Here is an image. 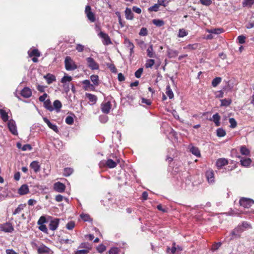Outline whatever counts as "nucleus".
<instances>
[{"instance_id":"1","label":"nucleus","mask_w":254,"mask_h":254,"mask_svg":"<svg viewBox=\"0 0 254 254\" xmlns=\"http://www.w3.org/2000/svg\"><path fill=\"white\" fill-rule=\"evenodd\" d=\"M240 205L246 208H250V212L254 213V201L247 198H242L240 200Z\"/></svg>"},{"instance_id":"2","label":"nucleus","mask_w":254,"mask_h":254,"mask_svg":"<svg viewBox=\"0 0 254 254\" xmlns=\"http://www.w3.org/2000/svg\"><path fill=\"white\" fill-rule=\"evenodd\" d=\"M65 68L68 71L73 70L77 68V66L72 59L68 56L65 58L64 60Z\"/></svg>"},{"instance_id":"3","label":"nucleus","mask_w":254,"mask_h":254,"mask_svg":"<svg viewBox=\"0 0 254 254\" xmlns=\"http://www.w3.org/2000/svg\"><path fill=\"white\" fill-rule=\"evenodd\" d=\"M244 229L239 225L236 228H235L231 233V239H234L235 238H239L241 236V234L244 232Z\"/></svg>"},{"instance_id":"4","label":"nucleus","mask_w":254,"mask_h":254,"mask_svg":"<svg viewBox=\"0 0 254 254\" xmlns=\"http://www.w3.org/2000/svg\"><path fill=\"white\" fill-rule=\"evenodd\" d=\"M14 229L12 225L9 223H5L0 224V231L7 233H11Z\"/></svg>"},{"instance_id":"5","label":"nucleus","mask_w":254,"mask_h":254,"mask_svg":"<svg viewBox=\"0 0 254 254\" xmlns=\"http://www.w3.org/2000/svg\"><path fill=\"white\" fill-rule=\"evenodd\" d=\"M38 253L39 254H53V253L50 248L42 244L38 247Z\"/></svg>"},{"instance_id":"6","label":"nucleus","mask_w":254,"mask_h":254,"mask_svg":"<svg viewBox=\"0 0 254 254\" xmlns=\"http://www.w3.org/2000/svg\"><path fill=\"white\" fill-rule=\"evenodd\" d=\"M88 67L92 70H96L99 68V64L91 57L86 59Z\"/></svg>"},{"instance_id":"7","label":"nucleus","mask_w":254,"mask_h":254,"mask_svg":"<svg viewBox=\"0 0 254 254\" xmlns=\"http://www.w3.org/2000/svg\"><path fill=\"white\" fill-rule=\"evenodd\" d=\"M8 127L9 131L14 135L17 134V127L16 123L13 120H10L8 121L7 124Z\"/></svg>"},{"instance_id":"8","label":"nucleus","mask_w":254,"mask_h":254,"mask_svg":"<svg viewBox=\"0 0 254 254\" xmlns=\"http://www.w3.org/2000/svg\"><path fill=\"white\" fill-rule=\"evenodd\" d=\"M112 108V105L110 101L103 102L101 105V109L102 112L104 114L109 113Z\"/></svg>"},{"instance_id":"9","label":"nucleus","mask_w":254,"mask_h":254,"mask_svg":"<svg viewBox=\"0 0 254 254\" xmlns=\"http://www.w3.org/2000/svg\"><path fill=\"white\" fill-rule=\"evenodd\" d=\"M85 12L88 19L91 22H94L95 21V14L91 11V7L89 5H87L85 7Z\"/></svg>"},{"instance_id":"10","label":"nucleus","mask_w":254,"mask_h":254,"mask_svg":"<svg viewBox=\"0 0 254 254\" xmlns=\"http://www.w3.org/2000/svg\"><path fill=\"white\" fill-rule=\"evenodd\" d=\"M65 188V185L60 182L56 183L54 185V190L59 192H63L64 191Z\"/></svg>"},{"instance_id":"11","label":"nucleus","mask_w":254,"mask_h":254,"mask_svg":"<svg viewBox=\"0 0 254 254\" xmlns=\"http://www.w3.org/2000/svg\"><path fill=\"white\" fill-rule=\"evenodd\" d=\"M60 219L58 218H55L52 220L49 224V228L52 231L56 230L59 225Z\"/></svg>"},{"instance_id":"12","label":"nucleus","mask_w":254,"mask_h":254,"mask_svg":"<svg viewBox=\"0 0 254 254\" xmlns=\"http://www.w3.org/2000/svg\"><path fill=\"white\" fill-rule=\"evenodd\" d=\"M82 83L84 84V89L85 90L88 91H94L95 90V87L93 84H91L90 81L89 80L86 79L82 81Z\"/></svg>"},{"instance_id":"13","label":"nucleus","mask_w":254,"mask_h":254,"mask_svg":"<svg viewBox=\"0 0 254 254\" xmlns=\"http://www.w3.org/2000/svg\"><path fill=\"white\" fill-rule=\"evenodd\" d=\"M206 177L209 183L212 184L214 182V174L212 170L206 171Z\"/></svg>"},{"instance_id":"14","label":"nucleus","mask_w":254,"mask_h":254,"mask_svg":"<svg viewBox=\"0 0 254 254\" xmlns=\"http://www.w3.org/2000/svg\"><path fill=\"white\" fill-rule=\"evenodd\" d=\"M21 95L25 98H29L32 95V91L28 87H24L21 91Z\"/></svg>"},{"instance_id":"15","label":"nucleus","mask_w":254,"mask_h":254,"mask_svg":"<svg viewBox=\"0 0 254 254\" xmlns=\"http://www.w3.org/2000/svg\"><path fill=\"white\" fill-rule=\"evenodd\" d=\"M98 36L104 39L103 43L104 44L109 45L111 43L110 39L106 33L101 31L99 33Z\"/></svg>"},{"instance_id":"16","label":"nucleus","mask_w":254,"mask_h":254,"mask_svg":"<svg viewBox=\"0 0 254 254\" xmlns=\"http://www.w3.org/2000/svg\"><path fill=\"white\" fill-rule=\"evenodd\" d=\"M119 163V160L117 159L113 161L111 159H109L106 161L105 165L109 168H114L116 167L118 163Z\"/></svg>"},{"instance_id":"17","label":"nucleus","mask_w":254,"mask_h":254,"mask_svg":"<svg viewBox=\"0 0 254 254\" xmlns=\"http://www.w3.org/2000/svg\"><path fill=\"white\" fill-rule=\"evenodd\" d=\"M43 120L51 129H53L57 133L59 132V129L56 125L52 124L50 121L46 117L43 118Z\"/></svg>"},{"instance_id":"18","label":"nucleus","mask_w":254,"mask_h":254,"mask_svg":"<svg viewBox=\"0 0 254 254\" xmlns=\"http://www.w3.org/2000/svg\"><path fill=\"white\" fill-rule=\"evenodd\" d=\"M189 148L190 152H191L192 154L197 157H199L200 156V152L197 147L193 146L192 144H190L189 146Z\"/></svg>"},{"instance_id":"19","label":"nucleus","mask_w":254,"mask_h":254,"mask_svg":"<svg viewBox=\"0 0 254 254\" xmlns=\"http://www.w3.org/2000/svg\"><path fill=\"white\" fill-rule=\"evenodd\" d=\"M228 163V160L225 158H220L216 161V166L218 168H221L222 167L227 165Z\"/></svg>"},{"instance_id":"20","label":"nucleus","mask_w":254,"mask_h":254,"mask_svg":"<svg viewBox=\"0 0 254 254\" xmlns=\"http://www.w3.org/2000/svg\"><path fill=\"white\" fill-rule=\"evenodd\" d=\"M18 193L20 195H24L29 192V188L27 185H23L18 189Z\"/></svg>"},{"instance_id":"21","label":"nucleus","mask_w":254,"mask_h":254,"mask_svg":"<svg viewBox=\"0 0 254 254\" xmlns=\"http://www.w3.org/2000/svg\"><path fill=\"white\" fill-rule=\"evenodd\" d=\"M30 167L34 170V172L37 173L39 171L40 166L39 164V163L37 161H32L30 165Z\"/></svg>"},{"instance_id":"22","label":"nucleus","mask_w":254,"mask_h":254,"mask_svg":"<svg viewBox=\"0 0 254 254\" xmlns=\"http://www.w3.org/2000/svg\"><path fill=\"white\" fill-rule=\"evenodd\" d=\"M125 16L127 20H132L133 19V13L130 8H127L125 11Z\"/></svg>"},{"instance_id":"23","label":"nucleus","mask_w":254,"mask_h":254,"mask_svg":"<svg viewBox=\"0 0 254 254\" xmlns=\"http://www.w3.org/2000/svg\"><path fill=\"white\" fill-rule=\"evenodd\" d=\"M44 78L47 80L48 84L52 83L53 81L56 80V77L50 73H48L44 76Z\"/></svg>"},{"instance_id":"24","label":"nucleus","mask_w":254,"mask_h":254,"mask_svg":"<svg viewBox=\"0 0 254 254\" xmlns=\"http://www.w3.org/2000/svg\"><path fill=\"white\" fill-rule=\"evenodd\" d=\"M224 31L223 28H214L211 29H206V32L210 34H219Z\"/></svg>"},{"instance_id":"25","label":"nucleus","mask_w":254,"mask_h":254,"mask_svg":"<svg viewBox=\"0 0 254 254\" xmlns=\"http://www.w3.org/2000/svg\"><path fill=\"white\" fill-rule=\"evenodd\" d=\"M86 97L89 99L90 102H92L93 104H94L96 103L97 100V97L96 96L90 94V93H86Z\"/></svg>"},{"instance_id":"26","label":"nucleus","mask_w":254,"mask_h":254,"mask_svg":"<svg viewBox=\"0 0 254 254\" xmlns=\"http://www.w3.org/2000/svg\"><path fill=\"white\" fill-rule=\"evenodd\" d=\"M28 54H29V57H32L33 56L39 57L40 56V53L37 49H32L31 50H29L28 51Z\"/></svg>"},{"instance_id":"27","label":"nucleus","mask_w":254,"mask_h":254,"mask_svg":"<svg viewBox=\"0 0 254 254\" xmlns=\"http://www.w3.org/2000/svg\"><path fill=\"white\" fill-rule=\"evenodd\" d=\"M147 55L149 58H154L156 57V55L153 52L152 45H150L149 48L147 49Z\"/></svg>"},{"instance_id":"28","label":"nucleus","mask_w":254,"mask_h":254,"mask_svg":"<svg viewBox=\"0 0 254 254\" xmlns=\"http://www.w3.org/2000/svg\"><path fill=\"white\" fill-rule=\"evenodd\" d=\"M167 54L169 58H175L178 56V52L176 50L168 49Z\"/></svg>"},{"instance_id":"29","label":"nucleus","mask_w":254,"mask_h":254,"mask_svg":"<svg viewBox=\"0 0 254 254\" xmlns=\"http://www.w3.org/2000/svg\"><path fill=\"white\" fill-rule=\"evenodd\" d=\"M53 106L54 107V109H55L57 112H59L62 108V103L59 100H55L53 103Z\"/></svg>"},{"instance_id":"30","label":"nucleus","mask_w":254,"mask_h":254,"mask_svg":"<svg viewBox=\"0 0 254 254\" xmlns=\"http://www.w3.org/2000/svg\"><path fill=\"white\" fill-rule=\"evenodd\" d=\"M241 163L244 166H249L251 163L250 158H242L241 159Z\"/></svg>"},{"instance_id":"31","label":"nucleus","mask_w":254,"mask_h":254,"mask_svg":"<svg viewBox=\"0 0 254 254\" xmlns=\"http://www.w3.org/2000/svg\"><path fill=\"white\" fill-rule=\"evenodd\" d=\"M0 115L2 120L4 122H6L8 120V116L7 113L3 109H0Z\"/></svg>"},{"instance_id":"32","label":"nucleus","mask_w":254,"mask_h":254,"mask_svg":"<svg viewBox=\"0 0 254 254\" xmlns=\"http://www.w3.org/2000/svg\"><path fill=\"white\" fill-rule=\"evenodd\" d=\"M26 206L25 204H21L18 205V206L15 209V210L13 212V215H16L17 214H19L20 212Z\"/></svg>"},{"instance_id":"33","label":"nucleus","mask_w":254,"mask_h":254,"mask_svg":"<svg viewBox=\"0 0 254 254\" xmlns=\"http://www.w3.org/2000/svg\"><path fill=\"white\" fill-rule=\"evenodd\" d=\"M44 107L49 111H53L54 110V108L51 105V103L50 101V100L47 99L46 101H45L44 103Z\"/></svg>"},{"instance_id":"34","label":"nucleus","mask_w":254,"mask_h":254,"mask_svg":"<svg viewBox=\"0 0 254 254\" xmlns=\"http://www.w3.org/2000/svg\"><path fill=\"white\" fill-rule=\"evenodd\" d=\"M90 79L93 83V85L98 86L99 84V77L97 75H92L90 76Z\"/></svg>"},{"instance_id":"35","label":"nucleus","mask_w":254,"mask_h":254,"mask_svg":"<svg viewBox=\"0 0 254 254\" xmlns=\"http://www.w3.org/2000/svg\"><path fill=\"white\" fill-rule=\"evenodd\" d=\"M212 119H213V122L215 124V125L217 127L219 126L220 124V117L219 115V114L218 113H216V114L213 115V117H212Z\"/></svg>"},{"instance_id":"36","label":"nucleus","mask_w":254,"mask_h":254,"mask_svg":"<svg viewBox=\"0 0 254 254\" xmlns=\"http://www.w3.org/2000/svg\"><path fill=\"white\" fill-rule=\"evenodd\" d=\"M166 93L170 99H172L174 97L173 92L172 89H171L170 86L169 85H168L166 87Z\"/></svg>"},{"instance_id":"37","label":"nucleus","mask_w":254,"mask_h":254,"mask_svg":"<svg viewBox=\"0 0 254 254\" xmlns=\"http://www.w3.org/2000/svg\"><path fill=\"white\" fill-rule=\"evenodd\" d=\"M254 3V0H244L243 1V7H251Z\"/></svg>"},{"instance_id":"38","label":"nucleus","mask_w":254,"mask_h":254,"mask_svg":"<svg viewBox=\"0 0 254 254\" xmlns=\"http://www.w3.org/2000/svg\"><path fill=\"white\" fill-rule=\"evenodd\" d=\"M73 172V170L71 168H65L64 170L63 175L64 176H69Z\"/></svg>"},{"instance_id":"39","label":"nucleus","mask_w":254,"mask_h":254,"mask_svg":"<svg viewBox=\"0 0 254 254\" xmlns=\"http://www.w3.org/2000/svg\"><path fill=\"white\" fill-rule=\"evenodd\" d=\"M155 61L153 59H148L146 61L145 66L146 68H151L154 64Z\"/></svg>"},{"instance_id":"40","label":"nucleus","mask_w":254,"mask_h":254,"mask_svg":"<svg viewBox=\"0 0 254 254\" xmlns=\"http://www.w3.org/2000/svg\"><path fill=\"white\" fill-rule=\"evenodd\" d=\"M221 105L222 106H229L231 103H232V100L231 99H222L221 100Z\"/></svg>"},{"instance_id":"41","label":"nucleus","mask_w":254,"mask_h":254,"mask_svg":"<svg viewBox=\"0 0 254 254\" xmlns=\"http://www.w3.org/2000/svg\"><path fill=\"white\" fill-rule=\"evenodd\" d=\"M222 78L220 77H217L213 79L212 85L213 87H216L221 81Z\"/></svg>"},{"instance_id":"42","label":"nucleus","mask_w":254,"mask_h":254,"mask_svg":"<svg viewBox=\"0 0 254 254\" xmlns=\"http://www.w3.org/2000/svg\"><path fill=\"white\" fill-rule=\"evenodd\" d=\"M188 34V32L184 29H180L178 36L180 38L184 37Z\"/></svg>"},{"instance_id":"43","label":"nucleus","mask_w":254,"mask_h":254,"mask_svg":"<svg viewBox=\"0 0 254 254\" xmlns=\"http://www.w3.org/2000/svg\"><path fill=\"white\" fill-rule=\"evenodd\" d=\"M88 249V250L90 251L91 249L90 245L86 243H81L80 246L78 247V249Z\"/></svg>"},{"instance_id":"44","label":"nucleus","mask_w":254,"mask_h":254,"mask_svg":"<svg viewBox=\"0 0 254 254\" xmlns=\"http://www.w3.org/2000/svg\"><path fill=\"white\" fill-rule=\"evenodd\" d=\"M197 46V44H189L187 46L185 47L184 48L187 50H193L196 49Z\"/></svg>"},{"instance_id":"45","label":"nucleus","mask_w":254,"mask_h":254,"mask_svg":"<svg viewBox=\"0 0 254 254\" xmlns=\"http://www.w3.org/2000/svg\"><path fill=\"white\" fill-rule=\"evenodd\" d=\"M226 135V132L222 128H219L217 129V135L218 137H223Z\"/></svg>"},{"instance_id":"46","label":"nucleus","mask_w":254,"mask_h":254,"mask_svg":"<svg viewBox=\"0 0 254 254\" xmlns=\"http://www.w3.org/2000/svg\"><path fill=\"white\" fill-rule=\"evenodd\" d=\"M177 248L175 247V244L174 243L173 246L172 247L171 249H170L169 248L167 249V252L170 254H177Z\"/></svg>"},{"instance_id":"47","label":"nucleus","mask_w":254,"mask_h":254,"mask_svg":"<svg viewBox=\"0 0 254 254\" xmlns=\"http://www.w3.org/2000/svg\"><path fill=\"white\" fill-rule=\"evenodd\" d=\"M153 23L157 26H162L164 24L163 20L160 19H154L152 21Z\"/></svg>"},{"instance_id":"48","label":"nucleus","mask_w":254,"mask_h":254,"mask_svg":"<svg viewBox=\"0 0 254 254\" xmlns=\"http://www.w3.org/2000/svg\"><path fill=\"white\" fill-rule=\"evenodd\" d=\"M240 152L242 154L245 155H248L250 154L249 150L245 146H242L241 147Z\"/></svg>"},{"instance_id":"49","label":"nucleus","mask_w":254,"mask_h":254,"mask_svg":"<svg viewBox=\"0 0 254 254\" xmlns=\"http://www.w3.org/2000/svg\"><path fill=\"white\" fill-rule=\"evenodd\" d=\"M124 43L127 48L130 49L132 47H134V45L130 40L127 38H126L124 41Z\"/></svg>"},{"instance_id":"50","label":"nucleus","mask_w":254,"mask_h":254,"mask_svg":"<svg viewBox=\"0 0 254 254\" xmlns=\"http://www.w3.org/2000/svg\"><path fill=\"white\" fill-rule=\"evenodd\" d=\"M72 80V77L70 76L64 75L61 79V82L63 83L67 82H70Z\"/></svg>"},{"instance_id":"51","label":"nucleus","mask_w":254,"mask_h":254,"mask_svg":"<svg viewBox=\"0 0 254 254\" xmlns=\"http://www.w3.org/2000/svg\"><path fill=\"white\" fill-rule=\"evenodd\" d=\"M120 249L117 247L112 248L109 251V254H119Z\"/></svg>"},{"instance_id":"52","label":"nucleus","mask_w":254,"mask_h":254,"mask_svg":"<svg viewBox=\"0 0 254 254\" xmlns=\"http://www.w3.org/2000/svg\"><path fill=\"white\" fill-rule=\"evenodd\" d=\"M73 118L72 117L68 116L65 119V123L69 125H71L73 123Z\"/></svg>"},{"instance_id":"53","label":"nucleus","mask_w":254,"mask_h":254,"mask_svg":"<svg viewBox=\"0 0 254 254\" xmlns=\"http://www.w3.org/2000/svg\"><path fill=\"white\" fill-rule=\"evenodd\" d=\"M89 252L88 249H80L76 252L75 254H87Z\"/></svg>"},{"instance_id":"54","label":"nucleus","mask_w":254,"mask_h":254,"mask_svg":"<svg viewBox=\"0 0 254 254\" xmlns=\"http://www.w3.org/2000/svg\"><path fill=\"white\" fill-rule=\"evenodd\" d=\"M159 8V5L158 4H155L153 6L150 7L148 9V10L150 11H158Z\"/></svg>"},{"instance_id":"55","label":"nucleus","mask_w":254,"mask_h":254,"mask_svg":"<svg viewBox=\"0 0 254 254\" xmlns=\"http://www.w3.org/2000/svg\"><path fill=\"white\" fill-rule=\"evenodd\" d=\"M75 226V223L73 221L69 222L66 225V228L68 230H72Z\"/></svg>"},{"instance_id":"56","label":"nucleus","mask_w":254,"mask_h":254,"mask_svg":"<svg viewBox=\"0 0 254 254\" xmlns=\"http://www.w3.org/2000/svg\"><path fill=\"white\" fill-rule=\"evenodd\" d=\"M229 123L230 124V127L231 128H235L237 126V122L234 118H230L229 119Z\"/></svg>"},{"instance_id":"57","label":"nucleus","mask_w":254,"mask_h":254,"mask_svg":"<svg viewBox=\"0 0 254 254\" xmlns=\"http://www.w3.org/2000/svg\"><path fill=\"white\" fill-rule=\"evenodd\" d=\"M39 225V229L46 233H48V229L46 226L45 224H41Z\"/></svg>"},{"instance_id":"58","label":"nucleus","mask_w":254,"mask_h":254,"mask_svg":"<svg viewBox=\"0 0 254 254\" xmlns=\"http://www.w3.org/2000/svg\"><path fill=\"white\" fill-rule=\"evenodd\" d=\"M242 228H243L244 231L246 230L247 229L250 228V225L249 224L246 222H244L242 223V224L239 225Z\"/></svg>"},{"instance_id":"59","label":"nucleus","mask_w":254,"mask_h":254,"mask_svg":"<svg viewBox=\"0 0 254 254\" xmlns=\"http://www.w3.org/2000/svg\"><path fill=\"white\" fill-rule=\"evenodd\" d=\"M237 39L240 44H244L245 43L246 37L244 35H240Z\"/></svg>"},{"instance_id":"60","label":"nucleus","mask_w":254,"mask_h":254,"mask_svg":"<svg viewBox=\"0 0 254 254\" xmlns=\"http://www.w3.org/2000/svg\"><path fill=\"white\" fill-rule=\"evenodd\" d=\"M46 222V219L45 216H41L37 222L38 225L44 224Z\"/></svg>"},{"instance_id":"61","label":"nucleus","mask_w":254,"mask_h":254,"mask_svg":"<svg viewBox=\"0 0 254 254\" xmlns=\"http://www.w3.org/2000/svg\"><path fill=\"white\" fill-rule=\"evenodd\" d=\"M84 49V46L80 44H77L76 46V50L78 52H82Z\"/></svg>"},{"instance_id":"62","label":"nucleus","mask_w":254,"mask_h":254,"mask_svg":"<svg viewBox=\"0 0 254 254\" xmlns=\"http://www.w3.org/2000/svg\"><path fill=\"white\" fill-rule=\"evenodd\" d=\"M143 72V69L142 68H139L137 71L135 72V76L137 78H140L141 74Z\"/></svg>"},{"instance_id":"63","label":"nucleus","mask_w":254,"mask_h":254,"mask_svg":"<svg viewBox=\"0 0 254 254\" xmlns=\"http://www.w3.org/2000/svg\"><path fill=\"white\" fill-rule=\"evenodd\" d=\"M200 1L202 4L206 6L210 5L212 3L211 0H200Z\"/></svg>"},{"instance_id":"64","label":"nucleus","mask_w":254,"mask_h":254,"mask_svg":"<svg viewBox=\"0 0 254 254\" xmlns=\"http://www.w3.org/2000/svg\"><path fill=\"white\" fill-rule=\"evenodd\" d=\"M105 250H106V247L102 244L99 245L97 247V251H98V252H99L100 253H103Z\"/></svg>"}]
</instances>
